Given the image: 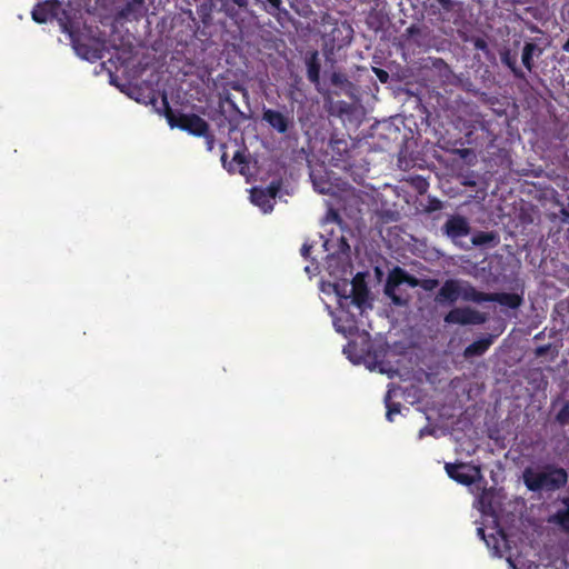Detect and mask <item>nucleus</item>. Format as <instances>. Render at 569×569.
<instances>
[{"mask_svg": "<svg viewBox=\"0 0 569 569\" xmlns=\"http://www.w3.org/2000/svg\"><path fill=\"white\" fill-rule=\"evenodd\" d=\"M77 13L79 11L62 8L59 0H46L42 3H38L31 12L32 19L38 23H46L51 19H57L62 32L69 36L76 53L87 61L96 62L103 58V43L91 46L81 41Z\"/></svg>", "mask_w": 569, "mask_h": 569, "instance_id": "nucleus-1", "label": "nucleus"}, {"mask_svg": "<svg viewBox=\"0 0 569 569\" xmlns=\"http://www.w3.org/2000/svg\"><path fill=\"white\" fill-rule=\"evenodd\" d=\"M162 107L163 114L171 128H178L196 137H203L207 139L209 149L212 148L213 134L210 133L209 123L204 119L196 113L174 111L166 94L162 96Z\"/></svg>", "mask_w": 569, "mask_h": 569, "instance_id": "nucleus-2", "label": "nucleus"}, {"mask_svg": "<svg viewBox=\"0 0 569 569\" xmlns=\"http://www.w3.org/2000/svg\"><path fill=\"white\" fill-rule=\"evenodd\" d=\"M523 482L530 491H556L568 482V473L563 468L547 465L543 470L536 471L526 468L522 473Z\"/></svg>", "mask_w": 569, "mask_h": 569, "instance_id": "nucleus-3", "label": "nucleus"}, {"mask_svg": "<svg viewBox=\"0 0 569 569\" xmlns=\"http://www.w3.org/2000/svg\"><path fill=\"white\" fill-rule=\"evenodd\" d=\"M480 291L467 280L447 279L436 295L439 305H453L459 299L467 302L479 303Z\"/></svg>", "mask_w": 569, "mask_h": 569, "instance_id": "nucleus-4", "label": "nucleus"}, {"mask_svg": "<svg viewBox=\"0 0 569 569\" xmlns=\"http://www.w3.org/2000/svg\"><path fill=\"white\" fill-rule=\"evenodd\" d=\"M420 279L415 276L408 273L405 269L400 267H395L388 274L386 284H385V293L388 298L391 299L392 303L396 306H406L407 299L401 298L397 295V288L407 283L411 288L419 287Z\"/></svg>", "mask_w": 569, "mask_h": 569, "instance_id": "nucleus-5", "label": "nucleus"}, {"mask_svg": "<svg viewBox=\"0 0 569 569\" xmlns=\"http://www.w3.org/2000/svg\"><path fill=\"white\" fill-rule=\"evenodd\" d=\"M443 320L449 325H482L487 321V317L470 307H456L445 316Z\"/></svg>", "mask_w": 569, "mask_h": 569, "instance_id": "nucleus-6", "label": "nucleus"}, {"mask_svg": "<svg viewBox=\"0 0 569 569\" xmlns=\"http://www.w3.org/2000/svg\"><path fill=\"white\" fill-rule=\"evenodd\" d=\"M447 475L460 485L470 486L480 477V469L469 463H451L445 465Z\"/></svg>", "mask_w": 569, "mask_h": 569, "instance_id": "nucleus-7", "label": "nucleus"}, {"mask_svg": "<svg viewBox=\"0 0 569 569\" xmlns=\"http://www.w3.org/2000/svg\"><path fill=\"white\" fill-rule=\"evenodd\" d=\"M262 120L281 134L287 133L295 126L293 117L289 112L283 113L270 108H263Z\"/></svg>", "mask_w": 569, "mask_h": 569, "instance_id": "nucleus-8", "label": "nucleus"}, {"mask_svg": "<svg viewBox=\"0 0 569 569\" xmlns=\"http://www.w3.org/2000/svg\"><path fill=\"white\" fill-rule=\"evenodd\" d=\"M482 302H498L499 305L510 308L518 309L523 303L522 295L515 292H482L480 291L479 303Z\"/></svg>", "mask_w": 569, "mask_h": 569, "instance_id": "nucleus-9", "label": "nucleus"}, {"mask_svg": "<svg viewBox=\"0 0 569 569\" xmlns=\"http://www.w3.org/2000/svg\"><path fill=\"white\" fill-rule=\"evenodd\" d=\"M445 234L456 240L466 237L470 233V226L468 220L459 214L451 216L442 227Z\"/></svg>", "mask_w": 569, "mask_h": 569, "instance_id": "nucleus-10", "label": "nucleus"}, {"mask_svg": "<svg viewBox=\"0 0 569 569\" xmlns=\"http://www.w3.org/2000/svg\"><path fill=\"white\" fill-rule=\"evenodd\" d=\"M224 103H227L229 106L230 111H231V113L228 118V122L230 124V130H234L238 127V124L247 118V116L244 114V112H242L240 110V108L238 107V104L232 99V97L229 92H227L220 97V101H219V106H218L220 112H223Z\"/></svg>", "mask_w": 569, "mask_h": 569, "instance_id": "nucleus-11", "label": "nucleus"}, {"mask_svg": "<svg viewBox=\"0 0 569 569\" xmlns=\"http://www.w3.org/2000/svg\"><path fill=\"white\" fill-rule=\"evenodd\" d=\"M308 80L318 86L320 83L321 62L317 50L308 52L305 59Z\"/></svg>", "mask_w": 569, "mask_h": 569, "instance_id": "nucleus-12", "label": "nucleus"}, {"mask_svg": "<svg viewBox=\"0 0 569 569\" xmlns=\"http://www.w3.org/2000/svg\"><path fill=\"white\" fill-rule=\"evenodd\" d=\"M499 56H500L501 63L503 66H506L511 71V73L513 74V77L516 79H519V80L526 79L525 71L520 67H518L517 53H513V52H511L510 49L505 48L499 52Z\"/></svg>", "mask_w": 569, "mask_h": 569, "instance_id": "nucleus-13", "label": "nucleus"}, {"mask_svg": "<svg viewBox=\"0 0 569 569\" xmlns=\"http://www.w3.org/2000/svg\"><path fill=\"white\" fill-rule=\"evenodd\" d=\"M543 49L533 42H526L522 48L521 61L523 67L531 72L535 68L533 58H539Z\"/></svg>", "mask_w": 569, "mask_h": 569, "instance_id": "nucleus-14", "label": "nucleus"}, {"mask_svg": "<svg viewBox=\"0 0 569 569\" xmlns=\"http://www.w3.org/2000/svg\"><path fill=\"white\" fill-rule=\"evenodd\" d=\"M223 12L237 21L240 11H247L250 0H220Z\"/></svg>", "mask_w": 569, "mask_h": 569, "instance_id": "nucleus-15", "label": "nucleus"}, {"mask_svg": "<svg viewBox=\"0 0 569 569\" xmlns=\"http://www.w3.org/2000/svg\"><path fill=\"white\" fill-rule=\"evenodd\" d=\"M471 242L477 247H496L500 242V238L499 234L495 231H478L472 236Z\"/></svg>", "mask_w": 569, "mask_h": 569, "instance_id": "nucleus-16", "label": "nucleus"}, {"mask_svg": "<svg viewBox=\"0 0 569 569\" xmlns=\"http://www.w3.org/2000/svg\"><path fill=\"white\" fill-rule=\"evenodd\" d=\"M563 509L557 510L550 521L558 525L563 531L569 532V497L562 499Z\"/></svg>", "mask_w": 569, "mask_h": 569, "instance_id": "nucleus-17", "label": "nucleus"}, {"mask_svg": "<svg viewBox=\"0 0 569 569\" xmlns=\"http://www.w3.org/2000/svg\"><path fill=\"white\" fill-rule=\"evenodd\" d=\"M254 4L260 6L267 13L280 18L281 14H288L282 7V0H253Z\"/></svg>", "mask_w": 569, "mask_h": 569, "instance_id": "nucleus-18", "label": "nucleus"}, {"mask_svg": "<svg viewBox=\"0 0 569 569\" xmlns=\"http://www.w3.org/2000/svg\"><path fill=\"white\" fill-rule=\"evenodd\" d=\"M491 343H492V339L490 337L478 339V340L473 341L472 343H470L465 349V356L467 358L481 356L489 349Z\"/></svg>", "mask_w": 569, "mask_h": 569, "instance_id": "nucleus-19", "label": "nucleus"}, {"mask_svg": "<svg viewBox=\"0 0 569 569\" xmlns=\"http://www.w3.org/2000/svg\"><path fill=\"white\" fill-rule=\"evenodd\" d=\"M252 202L260 207L263 212H271L273 209L272 200L262 191V188H253L251 191Z\"/></svg>", "mask_w": 569, "mask_h": 569, "instance_id": "nucleus-20", "label": "nucleus"}, {"mask_svg": "<svg viewBox=\"0 0 569 569\" xmlns=\"http://www.w3.org/2000/svg\"><path fill=\"white\" fill-rule=\"evenodd\" d=\"M213 7L214 4L212 0H203L199 6H197V14L206 26L210 24L212 21Z\"/></svg>", "mask_w": 569, "mask_h": 569, "instance_id": "nucleus-21", "label": "nucleus"}, {"mask_svg": "<svg viewBox=\"0 0 569 569\" xmlns=\"http://www.w3.org/2000/svg\"><path fill=\"white\" fill-rule=\"evenodd\" d=\"M392 389H388L386 396H385V405L387 408L386 418L388 421H393V416L400 413L401 411V403L399 402H392Z\"/></svg>", "mask_w": 569, "mask_h": 569, "instance_id": "nucleus-22", "label": "nucleus"}, {"mask_svg": "<svg viewBox=\"0 0 569 569\" xmlns=\"http://www.w3.org/2000/svg\"><path fill=\"white\" fill-rule=\"evenodd\" d=\"M118 16L122 19H138L141 16V8L130 0L119 10Z\"/></svg>", "mask_w": 569, "mask_h": 569, "instance_id": "nucleus-23", "label": "nucleus"}, {"mask_svg": "<svg viewBox=\"0 0 569 569\" xmlns=\"http://www.w3.org/2000/svg\"><path fill=\"white\" fill-rule=\"evenodd\" d=\"M282 188V180L274 179L272 180L266 188H262V191L270 198V200H274L279 194Z\"/></svg>", "mask_w": 569, "mask_h": 569, "instance_id": "nucleus-24", "label": "nucleus"}, {"mask_svg": "<svg viewBox=\"0 0 569 569\" xmlns=\"http://www.w3.org/2000/svg\"><path fill=\"white\" fill-rule=\"evenodd\" d=\"M555 421L561 427H566L569 425V401L563 402L561 409L557 412L555 417Z\"/></svg>", "mask_w": 569, "mask_h": 569, "instance_id": "nucleus-25", "label": "nucleus"}, {"mask_svg": "<svg viewBox=\"0 0 569 569\" xmlns=\"http://www.w3.org/2000/svg\"><path fill=\"white\" fill-rule=\"evenodd\" d=\"M315 189L321 194H330L332 193V186L329 181L323 180L322 178L317 179L312 178Z\"/></svg>", "mask_w": 569, "mask_h": 569, "instance_id": "nucleus-26", "label": "nucleus"}, {"mask_svg": "<svg viewBox=\"0 0 569 569\" xmlns=\"http://www.w3.org/2000/svg\"><path fill=\"white\" fill-rule=\"evenodd\" d=\"M439 286V280L436 278L420 279L419 287L425 291H433Z\"/></svg>", "mask_w": 569, "mask_h": 569, "instance_id": "nucleus-27", "label": "nucleus"}, {"mask_svg": "<svg viewBox=\"0 0 569 569\" xmlns=\"http://www.w3.org/2000/svg\"><path fill=\"white\" fill-rule=\"evenodd\" d=\"M331 83L337 87H345L348 83V78L342 72H333L331 74Z\"/></svg>", "mask_w": 569, "mask_h": 569, "instance_id": "nucleus-28", "label": "nucleus"}, {"mask_svg": "<svg viewBox=\"0 0 569 569\" xmlns=\"http://www.w3.org/2000/svg\"><path fill=\"white\" fill-rule=\"evenodd\" d=\"M442 208V202L437 198H430L428 206L426 207L427 212H435Z\"/></svg>", "mask_w": 569, "mask_h": 569, "instance_id": "nucleus-29", "label": "nucleus"}, {"mask_svg": "<svg viewBox=\"0 0 569 569\" xmlns=\"http://www.w3.org/2000/svg\"><path fill=\"white\" fill-rule=\"evenodd\" d=\"M372 72L376 74V77L379 79L381 83H387L389 81V73L377 67H372Z\"/></svg>", "mask_w": 569, "mask_h": 569, "instance_id": "nucleus-30", "label": "nucleus"}, {"mask_svg": "<svg viewBox=\"0 0 569 569\" xmlns=\"http://www.w3.org/2000/svg\"><path fill=\"white\" fill-rule=\"evenodd\" d=\"M438 2V4L440 6V8L445 11V12H450L453 10L455 8V2L453 0H436Z\"/></svg>", "mask_w": 569, "mask_h": 569, "instance_id": "nucleus-31", "label": "nucleus"}, {"mask_svg": "<svg viewBox=\"0 0 569 569\" xmlns=\"http://www.w3.org/2000/svg\"><path fill=\"white\" fill-rule=\"evenodd\" d=\"M366 297H367L366 289H362L361 291H357L353 297V302L360 307L365 302Z\"/></svg>", "mask_w": 569, "mask_h": 569, "instance_id": "nucleus-32", "label": "nucleus"}, {"mask_svg": "<svg viewBox=\"0 0 569 569\" xmlns=\"http://www.w3.org/2000/svg\"><path fill=\"white\" fill-rule=\"evenodd\" d=\"M232 161H234L239 164H247L246 156L240 150L236 151V153L233 154Z\"/></svg>", "mask_w": 569, "mask_h": 569, "instance_id": "nucleus-33", "label": "nucleus"}, {"mask_svg": "<svg viewBox=\"0 0 569 569\" xmlns=\"http://www.w3.org/2000/svg\"><path fill=\"white\" fill-rule=\"evenodd\" d=\"M550 348H551L550 343L537 347L536 356L537 357L546 356L549 352Z\"/></svg>", "mask_w": 569, "mask_h": 569, "instance_id": "nucleus-34", "label": "nucleus"}, {"mask_svg": "<svg viewBox=\"0 0 569 569\" xmlns=\"http://www.w3.org/2000/svg\"><path fill=\"white\" fill-rule=\"evenodd\" d=\"M406 32L408 36L413 37L416 34H420L421 30L416 24H412L409 28H407Z\"/></svg>", "mask_w": 569, "mask_h": 569, "instance_id": "nucleus-35", "label": "nucleus"}, {"mask_svg": "<svg viewBox=\"0 0 569 569\" xmlns=\"http://www.w3.org/2000/svg\"><path fill=\"white\" fill-rule=\"evenodd\" d=\"M311 249H312L311 244L303 243L301 247V256L307 259L310 256Z\"/></svg>", "mask_w": 569, "mask_h": 569, "instance_id": "nucleus-36", "label": "nucleus"}, {"mask_svg": "<svg viewBox=\"0 0 569 569\" xmlns=\"http://www.w3.org/2000/svg\"><path fill=\"white\" fill-rule=\"evenodd\" d=\"M417 189L419 190L420 193L425 192L427 187H428V183L426 180L423 179H420L418 182H417Z\"/></svg>", "mask_w": 569, "mask_h": 569, "instance_id": "nucleus-37", "label": "nucleus"}, {"mask_svg": "<svg viewBox=\"0 0 569 569\" xmlns=\"http://www.w3.org/2000/svg\"><path fill=\"white\" fill-rule=\"evenodd\" d=\"M475 47L479 50H486L488 46L483 39H477L475 42Z\"/></svg>", "mask_w": 569, "mask_h": 569, "instance_id": "nucleus-38", "label": "nucleus"}, {"mask_svg": "<svg viewBox=\"0 0 569 569\" xmlns=\"http://www.w3.org/2000/svg\"><path fill=\"white\" fill-rule=\"evenodd\" d=\"M221 161H222V166H223V168H224V169H227L229 172H232V171H233L232 166H231V162H230V163H227V154H226V153H223V154L221 156Z\"/></svg>", "mask_w": 569, "mask_h": 569, "instance_id": "nucleus-39", "label": "nucleus"}, {"mask_svg": "<svg viewBox=\"0 0 569 569\" xmlns=\"http://www.w3.org/2000/svg\"><path fill=\"white\" fill-rule=\"evenodd\" d=\"M340 248L342 251L350 249V246L345 237H341V239H340Z\"/></svg>", "mask_w": 569, "mask_h": 569, "instance_id": "nucleus-40", "label": "nucleus"}, {"mask_svg": "<svg viewBox=\"0 0 569 569\" xmlns=\"http://www.w3.org/2000/svg\"><path fill=\"white\" fill-rule=\"evenodd\" d=\"M562 50L565 52H569V38L567 39V41L562 44Z\"/></svg>", "mask_w": 569, "mask_h": 569, "instance_id": "nucleus-41", "label": "nucleus"}, {"mask_svg": "<svg viewBox=\"0 0 569 569\" xmlns=\"http://www.w3.org/2000/svg\"><path fill=\"white\" fill-rule=\"evenodd\" d=\"M130 1L136 3L137 6H139L140 8H142L143 3H144V0H130Z\"/></svg>", "mask_w": 569, "mask_h": 569, "instance_id": "nucleus-42", "label": "nucleus"}, {"mask_svg": "<svg viewBox=\"0 0 569 569\" xmlns=\"http://www.w3.org/2000/svg\"><path fill=\"white\" fill-rule=\"evenodd\" d=\"M333 219H335L338 223H341V222H342V220H341V218L339 217V214H338V213H333Z\"/></svg>", "mask_w": 569, "mask_h": 569, "instance_id": "nucleus-43", "label": "nucleus"}, {"mask_svg": "<svg viewBox=\"0 0 569 569\" xmlns=\"http://www.w3.org/2000/svg\"><path fill=\"white\" fill-rule=\"evenodd\" d=\"M478 533L485 538V530L482 528H478Z\"/></svg>", "mask_w": 569, "mask_h": 569, "instance_id": "nucleus-44", "label": "nucleus"}, {"mask_svg": "<svg viewBox=\"0 0 569 569\" xmlns=\"http://www.w3.org/2000/svg\"><path fill=\"white\" fill-rule=\"evenodd\" d=\"M423 433H427V430H420V437H421Z\"/></svg>", "mask_w": 569, "mask_h": 569, "instance_id": "nucleus-45", "label": "nucleus"}, {"mask_svg": "<svg viewBox=\"0 0 569 569\" xmlns=\"http://www.w3.org/2000/svg\"><path fill=\"white\" fill-rule=\"evenodd\" d=\"M423 433H427V430H420V437H421Z\"/></svg>", "mask_w": 569, "mask_h": 569, "instance_id": "nucleus-46", "label": "nucleus"}]
</instances>
